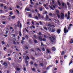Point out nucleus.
I'll list each match as a JSON object with an SVG mask.
<instances>
[{
	"label": "nucleus",
	"instance_id": "obj_9",
	"mask_svg": "<svg viewBox=\"0 0 73 73\" xmlns=\"http://www.w3.org/2000/svg\"><path fill=\"white\" fill-rule=\"evenodd\" d=\"M52 51H55L56 50V49L55 47H52Z\"/></svg>",
	"mask_w": 73,
	"mask_h": 73
},
{
	"label": "nucleus",
	"instance_id": "obj_2",
	"mask_svg": "<svg viewBox=\"0 0 73 73\" xmlns=\"http://www.w3.org/2000/svg\"><path fill=\"white\" fill-rule=\"evenodd\" d=\"M55 1V0H54L52 1V2L53 4H54V5H52V7H53L54 9H56V8H57V5H56V4H54V2Z\"/></svg>",
	"mask_w": 73,
	"mask_h": 73
},
{
	"label": "nucleus",
	"instance_id": "obj_59",
	"mask_svg": "<svg viewBox=\"0 0 73 73\" xmlns=\"http://www.w3.org/2000/svg\"><path fill=\"white\" fill-rule=\"evenodd\" d=\"M31 58L33 60H35V57H33V58Z\"/></svg>",
	"mask_w": 73,
	"mask_h": 73
},
{
	"label": "nucleus",
	"instance_id": "obj_21",
	"mask_svg": "<svg viewBox=\"0 0 73 73\" xmlns=\"http://www.w3.org/2000/svg\"><path fill=\"white\" fill-rule=\"evenodd\" d=\"M19 35L20 36H21L22 35L21 34V32L20 31L19 32Z\"/></svg>",
	"mask_w": 73,
	"mask_h": 73
},
{
	"label": "nucleus",
	"instance_id": "obj_25",
	"mask_svg": "<svg viewBox=\"0 0 73 73\" xmlns=\"http://www.w3.org/2000/svg\"><path fill=\"white\" fill-rule=\"evenodd\" d=\"M42 50H43V51H45V49L44 47L42 48Z\"/></svg>",
	"mask_w": 73,
	"mask_h": 73
},
{
	"label": "nucleus",
	"instance_id": "obj_24",
	"mask_svg": "<svg viewBox=\"0 0 73 73\" xmlns=\"http://www.w3.org/2000/svg\"><path fill=\"white\" fill-rule=\"evenodd\" d=\"M70 11H68V16H70Z\"/></svg>",
	"mask_w": 73,
	"mask_h": 73
},
{
	"label": "nucleus",
	"instance_id": "obj_3",
	"mask_svg": "<svg viewBox=\"0 0 73 73\" xmlns=\"http://www.w3.org/2000/svg\"><path fill=\"white\" fill-rule=\"evenodd\" d=\"M64 33H68V30H66V27L65 26L64 28Z\"/></svg>",
	"mask_w": 73,
	"mask_h": 73
},
{
	"label": "nucleus",
	"instance_id": "obj_14",
	"mask_svg": "<svg viewBox=\"0 0 73 73\" xmlns=\"http://www.w3.org/2000/svg\"><path fill=\"white\" fill-rule=\"evenodd\" d=\"M65 54V51H62L61 55L62 56V55H63V54Z\"/></svg>",
	"mask_w": 73,
	"mask_h": 73
},
{
	"label": "nucleus",
	"instance_id": "obj_26",
	"mask_svg": "<svg viewBox=\"0 0 73 73\" xmlns=\"http://www.w3.org/2000/svg\"><path fill=\"white\" fill-rule=\"evenodd\" d=\"M43 28H44V29H45V30H46V31H47V30H48L47 28H46V27H43Z\"/></svg>",
	"mask_w": 73,
	"mask_h": 73
},
{
	"label": "nucleus",
	"instance_id": "obj_27",
	"mask_svg": "<svg viewBox=\"0 0 73 73\" xmlns=\"http://www.w3.org/2000/svg\"><path fill=\"white\" fill-rule=\"evenodd\" d=\"M7 59L8 60H12V58H11L9 57L7 58Z\"/></svg>",
	"mask_w": 73,
	"mask_h": 73
},
{
	"label": "nucleus",
	"instance_id": "obj_60",
	"mask_svg": "<svg viewBox=\"0 0 73 73\" xmlns=\"http://www.w3.org/2000/svg\"><path fill=\"white\" fill-rule=\"evenodd\" d=\"M32 70H33V71H35V69L34 68H33L32 69Z\"/></svg>",
	"mask_w": 73,
	"mask_h": 73
},
{
	"label": "nucleus",
	"instance_id": "obj_40",
	"mask_svg": "<svg viewBox=\"0 0 73 73\" xmlns=\"http://www.w3.org/2000/svg\"><path fill=\"white\" fill-rule=\"evenodd\" d=\"M36 49L38 50H39V51H41V50H40V49L38 48H36Z\"/></svg>",
	"mask_w": 73,
	"mask_h": 73
},
{
	"label": "nucleus",
	"instance_id": "obj_36",
	"mask_svg": "<svg viewBox=\"0 0 73 73\" xmlns=\"http://www.w3.org/2000/svg\"><path fill=\"white\" fill-rule=\"evenodd\" d=\"M58 2V4L59 5H61V3L60 2H59V1H57Z\"/></svg>",
	"mask_w": 73,
	"mask_h": 73
},
{
	"label": "nucleus",
	"instance_id": "obj_8",
	"mask_svg": "<svg viewBox=\"0 0 73 73\" xmlns=\"http://www.w3.org/2000/svg\"><path fill=\"white\" fill-rule=\"evenodd\" d=\"M38 38L39 39L40 41H42V37L41 36H39L38 37Z\"/></svg>",
	"mask_w": 73,
	"mask_h": 73
},
{
	"label": "nucleus",
	"instance_id": "obj_41",
	"mask_svg": "<svg viewBox=\"0 0 73 73\" xmlns=\"http://www.w3.org/2000/svg\"><path fill=\"white\" fill-rule=\"evenodd\" d=\"M22 40H25V38L24 37H22Z\"/></svg>",
	"mask_w": 73,
	"mask_h": 73
},
{
	"label": "nucleus",
	"instance_id": "obj_54",
	"mask_svg": "<svg viewBox=\"0 0 73 73\" xmlns=\"http://www.w3.org/2000/svg\"><path fill=\"white\" fill-rule=\"evenodd\" d=\"M0 62L1 64H3V60H1L0 61Z\"/></svg>",
	"mask_w": 73,
	"mask_h": 73
},
{
	"label": "nucleus",
	"instance_id": "obj_61",
	"mask_svg": "<svg viewBox=\"0 0 73 73\" xmlns=\"http://www.w3.org/2000/svg\"><path fill=\"white\" fill-rule=\"evenodd\" d=\"M49 69V66L47 67L46 68L47 70H48Z\"/></svg>",
	"mask_w": 73,
	"mask_h": 73
},
{
	"label": "nucleus",
	"instance_id": "obj_15",
	"mask_svg": "<svg viewBox=\"0 0 73 73\" xmlns=\"http://www.w3.org/2000/svg\"><path fill=\"white\" fill-rule=\"evenodd\" d=\"M51 37H52V39L54 40V41H56V38H55V37H54V36H51Z\"/></svg>",
	"mask_w": 73,
	"mask_h": 73
},
{
	"label": "nucleus",
	"instance_id": "obj_39",
	"mask_svg": "<svg viewBox=\"0 0 73 73\" xmlns=\"http://www.w3.org/2000/svg\"><path fill=\"white\" fill-rule=\"evenodd\" d=\"M42 40L44 41H46V39L45 38H43L42 39Z\"/></svg>",
	"mask_w": 73,
	"mask_h": 73
},
{
	"label": "nucleus",
	"instance_id": "obj_62",
	"mask_svg": "<svg viewBox=\"0 0 73 73\" xmlns=\"http://www.w3.org/2000/svg\"><path fill=\"white\" fill-rule=\"evenodd\" d=\"M13 43L14 44H16V42H15V41H13Z\"/></svg>",
	"mask_w": 73,
	"mask_h": 73
},
{
	"label": "nucleus",
	"instance_id": "obj_46",
	"mask_svg": "<svg viewBox=\"0 0 73 73\" xmlns=\"http://www.w3.org/2000/svg\"><path fill=\"white\" fill-rule=\"evenodd\" d=\"M41 44L42 46H44V44L42 43V42H41Z\"/></svg>",
	"mask_w": 73,
	"mask_h": 73
},
{
	"label": "nucleus",
	"instance_id": "obj_5",
	"mask_svg": "<svg viewBox=\"0 0 73 73\" xmlns=\"http://www.w3.org/2000/svg\"><path fill=\"white\" fill-rule=\"evenodd\" d=\"M61 14L62 15L61 16V18L62 19L64 20V17H65V15H64V14L62 13H61Z\"/></svg>",
	"mask_w": 73,
	"mask_h": 73
},
{
	"label": "nucleus",
	"instance_id": "obj_13",
	"mask_svg": "<svg viewBox=\"0 0 73 73\" xmlns=\"http://www.w3.org/2000/svg\"><path fill=\"white\" fill-rule=\"evenodd\" d=\"M70 44H72V43H73V40L72 39H71L70 40Z\"/></svg>",
	"mask_w": 73,
	"mask_h": 73
},
{
	"label": "nucleus",
	"instance_id": "obj_52",
	"mask_svg": "<svg viewBox=\"0 0 73 73\" xmlns=\"http://www.w3.org/2000/svg\"><path fill=\"white\" fill-rule=\"evenodd\" d=\"M31 4H32L33 5H34V3L32 2H31Z\"/></svg>",
	"mask_w": 73,
	"mask_h": 73
},
{
	"label": "nucleus",
	"instance_id": "obj_49",
	"mask_svg": "<svg viewBox=\"0 0 73 73\" xmlns=\"http://www.w3.org/2000/svg\"><path fill=\"white\" fill-rule=\"evenodd\" d=\"M17 8H18V9H19V8H20V6H19V5H17Z\"/></svg>",
	"mask_w": 73,
	"mask_h": 73
},
{
	"label": "nucleus",
	"instance_id": "obj_33",
	"mask_svg": "<svg viewBox=\"0 0 73 73\" xmlns=\"http://www.w3.org/2000/svg\"><path fill=\"white\" fill-rule=\"evenodd\" d=\"M49 15L50 16H53V14H52V13H50Z\"/></svg>",
	"mask_w": 73,
	"mask_h": 73
},
{
	"label": "nucleus",
	"instance_id": "obj_48",
	"mask_svg": "<svg viewBox=\"0 0 73 73\" xmlns=\"http://www.w3.org/2000/svg\"><path fill=\"white\" fill-rule=\"evenodd\" d=\"M34 38H37V36H36V35H34Z\"/></svg>",
	"mask_w": 73,
	"mask_h": 73
},
{
	"label": "nucleus",
	"instance_id": "obj_50",
	"mask_svg": "<svg viewBox=\"0 0 73 73\" xmlns=\"http://www.w3.org/2000/svg\"><path fill=\"white\" fill-rule=\"evenodd\" d=\"M7 66H8V65L7 64H6L4 66L5 67V68H7L8 67H7Z\"/></svg>",
	"mask_w": 73,
	"mask_h": 73
},
{
	"label": "nucleus",
	"instance_id": "obj_23",
	"mask_svg": "<svg viewBox=\"0 0 73 73\" xmlns=\"http://www.w3.org/2000/svg\"><path fill=\"white\" fill-rule=\"evenodd\" d=\"M25 47L26 49H28V47L27 46L25 45Z\"/></svg>",
	"mask_w": 73,
	"mask_h": 73
},
{
	"label": "nucleus",
	"instance_id": "obj_1",
	"mask_svg": "<svg viewBox=\"0 0 73 73\" xmlns=\"http://www.w3.org/2000/svg\"><path fill=\"white\" fill-rule=\"evenodd\" d=\"M48 30L50 32H54L56 31V29L54 27H52V28L49 27Z\"/></svg>",
	"mask_w": 73,
	"mask_h": 73
},
{
	"label": "nucleus",
	"instance_id": "obj_37",
	"mask_svg": "<svg viewBox=\"0 0 73 73\" xmlns=\"http://www.w3.org/2000/svg\"><path fill=\"white\" fill-rule=\"evenodd\" d=\"M57 16L58 17V18H60V15L58 14H57Z\"/></svg>",
	"mask_w": 73,
	"mask_h": 73
},
{
	"label": "nucleus",
	"instance_id": "obj_20",
	"mask_svg": "<svg viewBox=\"0 0 73 73\" xmlns=\"http://www.w3.org/2000/svg\"><path fill=\"white\" fill-rule=\"evenodd\" d=\"M15 17H16V16L15 15H14L11 17V18L12 19H14Z\"/></svg>",
	"mask_w": 73,
	"mask_h": 73
},
{
	"label": "nucleus",
	"instance_id": "obj_45",
	"mask_svg": "<svg viewBox=\"0 0 73 73\" xmlns=\"http://www.w3.org/2000/svg\"><path fill=\"white\" fill-rule=\"evenodd\" d=\"M34 65L35 66V67H36V68L37 67V64H35Z\"/></svg>",
	"mask_w": 73,
	"mask_h": 73
},
{
	"label": "nucleus",
	"instance_id": "obj_19",
	"mask_svg": "<svg viewBox=\"0 0 73 73\" xmlns=\"http://www.w3.org/2000/svg\"><path fill=\"white\" fill-rule=\"evenodd\" d=\"M11 36L12 37H15V36H16V35L15 34H11Z\"/></svg>",
	"mask_w": 73,
	"mask_h": 73
},
{
	"label": "nucleus",
	"instance_id": "obj_22",
	"mask_svg": "<svg viewBox=\"0 0 73 73\" xmlns=\"http://www.w3.org/2000/svg\"><path fill=\"white\" fill-rule=\"evenodd\" d=\"M26 10L27 11H30V9L28 8H26Z\"/></svg>",
	"mask_w": 73,
	"mask_h": 73
},
{
	"label": "nucleus",
	"instance_id": "obj_6",
	"mask_svg": "<svg viewBox=\"0 0 73 73\" xmlns=\"http://www.w3.org/2000/svg\"><path fill=\"white\" fill-rule=\"evenodd\" d=\"M3 64H10V63L8 61H6V62H5Z\"/></svg>",
	"mask_w": 73,
	"mask_h": 73
},
{
	"label": "nucleus",
	"instance_id": "obj_64",
	"mask_svg": "<svg viewBox=\"0 0 73 73\" xmlns=\"http://www.w3.org/2000/svg\"><path fill=\"white\" fill-rule=\"evenodd\" d=\"M67 5H69V2H67Z\"/></svg>",
	"mask_w": 73,
	"mask_h": 73
},
{
	"label": "nucleus",
	"instance_id": "obj_30",
	"mask_svg": "<svg viewBox=\"0 0 73 73\" xmlns=\"http://www.w3.org/2000/svg\"><path fill=\"white\" fill-rule=\"evenodd\" d=\"M41 33V32H40V33H38V35H42V33Z\"/></svg>",
	"mask_w": 73,
	"mask_h": 73
},
{
	"label": "nucleus",
	"instance_id": "obj_17",
	"mask_svg": "<svg viewBox=\"0 0 73 73\" xmlns=\"http://www.w3.org/2000/svg\"><path fill=\"white\" fill-rule=\"evenodd\" d=\"M61 4L62 6H63V7H64V6H65V3H64L62 2Z\"/></svg>",
	"mask_w": 73,
	"mask_h": 73
},
{
	"label": "nucleus",
	"instance_id": "obj_28",
	"mask_svg": "<svg viewBox=\"0 0 73 73\" xmlns=\"http://www.w3.org/2000/svg\"><path fill=\"white\" fill-rule=\"evenodd\" d=\"M70 19V16L68 15L67 19V20H69Z\"/></svg>",
	"mask_w": 73,
	"mask_h": 73
},
{
	"label": "nucleus",
	"instance_id": "obj_18",
	"mask_svg": "<svg viewBox=\"0 0 73 73\" xmlns=\"http://www.w3.org/2000/svg\"><path fill=\"white\" fill-rule=\"evenodd\" d=\"M26 58H25V60H29V57L28 56H27L26 57Z\"/></svg>",
	"mask_w": 73,
	"mask_h": 73
},
{
	"label": "nucleus",
	"instance_id": "obj_4",
	"mask_svg": "<svg viewBox=\"0 0 73 73\" xmlns=\"http://www.w3.org/2000/svg\"><path fill=\"white\" fill-rule=\"evenodd\" d=\"M44 9V8L43 6H42L41 7H40L39 8V11H42V10Z\"/></svg>",
	"mask_w": 73,
	"mask_h": 73
},
{
	"label": "nucleus",
	"instance_id": "obj_56",
	"mask_svg": "<svg viewBox=\"0 0 73 73\" xmlns=\"http://www.w3.org/2000/svg\"><path fill=\"white\" fill-rule=\"evenodd\" d=\"M29 16L30 17H32V15H31V14H29Z\"/></svg>",
	"mask_w": 73,
	"mask_h": 73
},
{
	"label": "nucleus",
	"instance_id": "obj_58",
	"mask_svg": "<svg viewBox=\"0 0 73 73\" xmlns=\"http://www.w3.org/2000/svg\"><path fill=\"white\" fill-rule=\"evenodd\" d=\"M34 41L35 42V43H36L37 42V40H34Z\"/></svg>",
	"mask_w": 73,
	"mask_h": 73
},
{
	"label": "nucleus",
	"instance_id": "obj_34",
	"mask_svg": "<svg viewBox=\"0 0 73 73\" xmlns=\"http://www.w3.org/2000/svg\"><path fill=\"white\" fill-rule=\"evenodd\" d=\"M47 53H50V51L49 50V49H48L47 50Z\"/></svg>",
	"mask_w": 73,
	"mask_h": 73
},
{
	"label": "nucleus",
	"instance_id": "obj_43",
	"mask_svg": "<svg viewBox=\"0 0 73 73\" xmlns=\"http://www.w3.org/2000/svg\"><path fill=\"white\" fill-rule=\"evenodd\" d=\"M25 63H26V64H28V62L27 61H26L25 62Z\"/></svg>",
	"mask_w": 73,
	"mask_h": 73
},
{
	"label": "nucleus",
	"instance_id": "obj_44",
	"mask_svg": "<svg viewBox=\"0 0 73 73\" xmlns=\"http://www.w3.org/2000/svg\"><path fill=\"white\" fill-rule=\"evenodd\" d=\"M35 19H36V20H38V17H37V16H35Z\"/></svg>",
	"mask_w": 73,
	"mask_h": 73
},
{
	"label": "nucleus",
	"instance_id": "obj_29",
	"mask_svg": "<svg viewBox=\"0 0 73 73\" xmlns=\"http://www.w3.org/2000/svg\"><path fill=\"white\" fill-rule=\"evenodd\" d=\"M15 27H20L19 24H18L17 25H15Z\"/></svg>",
	"mask_w": 73,
	"mask_h": 73
},
{
	"label": "nucleus",
	"instance_id": "obj_12",
	"mask_svg": "<svg viewBox=\"0 0 73 73\" xmlns=\"http://www.w3.org/2000/svg\"><path fill=\"white\" fill-rule=\"evenodd\" d=\"M73 60V58H72L71 59V61H70V62L69 63V64H71L72 63H73V61H72Z\"/></svg>",
	"mask_w": 73,
	"mask_h": 73
},
{
	"label": "nucleus",
	"instance_id": "obj_10",
	"mask_svg": "<svg viewBox=\"0 0 73 73\" xmlns=\"http://www.w3.org/2000/svg\"><path fill=\"white\" fill-rule=\"evenodd\" d=\"M49 38L50 41H51L52 42H54V41L53 40V39H52V38L50 36L49 37Z\"/></svg>",
	"mask_w": 73,
	"mask_h": 73
},
{
	"label": "nucleus",
	"instance_id": "obj_31",
	"mask_svg": "<svg viewBox=\"0 0 73 73\" xmlns=\"http://www.w3.org/2000/svg\"><path fill=\"white\" fill-rule=\"evenodd\" d=\"M16 11L17 12V13L18 14H19V10L16 9Z\"/></svg>",
	"mask_w": 73,
	"mask_h": 73
},
{
	"label": "nucleus",
	"instance_id": "obj_53",
	"mask_svg": "<svg viewBox=\"0 0 73 73\" xmlns=\"http://www.w3.org/2000/svg\"><path fill=\"white\" fill-rule=\"evenodd\" d=\"M5 31L6 32L5 34H8V31H7V30H6Z\"/></svg>",
	"mask_w": 73,
	"mask_h": 73
},
{
	"label": "nucleus",
	"instance_id": "obj_57",
	"mask_svg": "<svg viewBox=\"0 0 73 73\" xmlns=\"http://www.w3.org/2000/svg\"><path fill=\"white\" fill-rule=\"evenodd\" d=\"M38 62H39V63H40V64H43V63H41L40 62V61H39V60H38Z\"/></svg>",
	"mask_w": 73,
	"mask_h": 73
},
{
	"label": "nucleus",
	"instance_id": "obj_16",
	"mask_svg": "<svg viewBox=\"0 0 73 73\" xmlns=\"http://www.w3.org/2000/svg\"><path fill=\"white\" fill-rule=\"evenodd\" d=\"M49 7L50 8V9H52V10H54V9H53V7L52 6H51L50 5H49Z\"/></svg>",
	"mask_w": 73,
	"mask_h": 73
},
{
	"label": "nucleus",
	"instance_id": "obj_38",
	"mask_svg": "<svg viewBox=\"0 0 73 73\" xmlns=\"http://www.w3.org/2000/svg\"><path fill=\"white\" fill-rule=\"evenodd\" d=\"M17 71H19V70H20V68H17Z\"/></svg>",
	"mask_w": 73,
	"mask_h": 73
},
{
	"label": "nucleus",
	"instance_id": "obj_55",
	"mask_svg": "<svg viewBox=\"0 0 73 73\" xmlns=\"http://www.w3.org/2000/svg\"><path fill=\"white\" fill-rule=\"evenodd\" d=\"M56 13H57V14H58V13H59V11H58V10H57L56 11Z\"/></svg>",
	"mask_w": 73,
	"mask_h": 73
},
{
	"label": "nucleus",
	"instance_id": "obj_42",
	"mask_svg": "<svg viewBox=\"0 0 73 73\" xmlns=\"http://www.w3.org/2000/svg\"><path fill=\"white\" fill-rule=\"evenodd\" d=\"M21 42L22 43V44L24 42H25V41H23V40H22L21 41Z\"/></svg>",
	"mask_w": 73,
	"mask_h": 73
},
{
	"label": "nucleus",
	"instance_id": "obj_7",
	"mask_svg": "<svg viewBox=\"0 0 73 73\" xmlns=\"http://www.w3.org/2000/svg\"><path fill=\"white\" fill-rule=\"evenodd\" d=\"M61 32V29H58L57 30V33H58V34H60V33Z\"/></svg>",
	"mask_w": 73,
	"mask_h": 73
},
{
	"label": "nucleus",
	"instance_id": "obj_11",
	"mask_svg": "<svg viewBox=\"0 0 73 73\" xmlns=\"http://www.w3.org/2000/svg\"><path fill=\"white\" fill-rule=\"evenodd\" d=\"M46 20H48V21H52V20L50 19H49V20H48V16H47L46 17Z\"/></svg>",
	"mask_w": 73,
	"mask_h": 73
},
{
	"label": "nucleus",
	"instance_id": "obj_51",
	"mask_svg": "<svg viewBox=\"0 0 73 73\" xmlns=\"http://www.w3.org/2000/svg\"><path fill=\"white\" fill-rule=\"evenodd\" d=\"M43 6L44 7H45V8H46V5H45V4H44L43 5Z\"/></svg>",
	"mask_w": 73,
	"mask_h": 73
},
{
	"label": "nucleus",
	"instance_id": "obj_63",
	"mask_svg": "<svg viewBox=\"0 0 73 73\" xmlns=\"http://www.w3.org/2000/svg\"><path fill=\"white\" fill-rule=\"evenodd\" d=\"M25 29H23V32H24V33H25Z\"/></svg>",
	"mask_w": 73,
	"mask_h": 73
},
{
	"label": "nucleus",
	"instance_id": "obj_32",
	"mask_svg": "<svg viewBox=\"0 0 73 73\" xmlns=\"http://www.w3.org/2000/svg\"><path fill=\"white\" fill-rule=\"evenodd\" d=\"M39 23L40 24V25H42V22H41V21H39Z\"/></svg>",
	"mask_w": 73,
	"mask_h": 73
},
{
	"label": "nucleus",
	"instance_id": "obj_47",
	"mask_svg": "<svg viewBox=\"0 0 73 73\" xmlns=\"http://www.w3.org/2000/svg\"><path fill=\"white\" fill-rule=\"evenodd\" d=\"M2 43L3 44H5V42H4V41H2Z\"/></svg>",
	"mask_w": 73,
	"mask_h": 73
},
{
	"label": "nucleus",
	"instance_id": "obj_35",
	"mask_svg": "<svg viewBox=\"0 0 73 73\" xmlns=\"http://www.w3.org/2000/svg\"><path fill=\"white\" fill-rule=\"evenodd\" d=\"M25 38H26L27 39H28V35H26L25 36Z\"/></svg>",
	"mask_w": 73,
	"mask_h": 73
}]
</instances>
